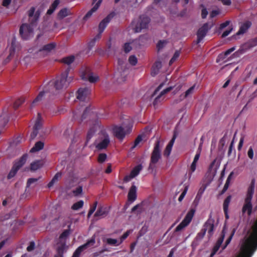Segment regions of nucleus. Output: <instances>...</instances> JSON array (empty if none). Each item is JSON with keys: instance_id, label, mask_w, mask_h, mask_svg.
I'll return each mask as SVG.
<instances>
[{"instance_id": "1", "label": "nucleus", "mask_w": 257, "mask_h": 257, "mask_svg": "<svg viewBox=\"0 0 257 257\" xmlns=\"http://www.w3.org/2000/svg\"><path fill=\"white\" fill-rule=\"evenodd\" d=\"M29 24H23L20 28V35L22 38L28 40L33 36L34 27L37 24L40 16L39 10L35 12V7H32L28 12Z\"/></svg>"}, {"instance_id": "2", "label": "nucleus", "mask_w": 257, "mask_h": 257, "mask_svg": "<svg viewBox=\"0 0 257 257\" xmlns=\"http://www.w3.org/2000/svg\"><path fill=\"white\" fill-rule=\"evenodd\" d=\"M69 71V69L68 68L60 76L57 77L55 80H51L48 83L47 85L53 91V94L54 93V89L61 90L68 87L73 79L71 77L68 76Z\"/></svg>"}, {"instance_id": "3", "label": "nucleus", "mask_w": 257, "mask_h": 257, "mask_svg": "<svg viewBox=\"0 0 257 257\" xmlns=\"http://www.w3.org/2000/svg\"><path fill=\"white\" fill-rule=\"evenodd\" d=\"M254 180H252L247 189L244 202L241 209L242 215L246 213L248 216H250L252 213V204L251 200L254 193Z\"/></svg>"}, {"instance_id": "4", "label": "nucleus", "mask_w": 257, "mask_h": 257, "mask_svg": "<svg viewBox=\"0 0 257 257\" xmlns=\"http://www.w3.org/2000/svg\"><path fill=\"white\" fill-rule=\"evenodd\" d=\"M150 21V18L149 17L145 15H141L137 23L133 21L132 23L134 32L139 33L143 29H148Z\"/></svg>"}, {"instance_id": "5", "label": "nucleus", "mask_w": 257, "mask_h": 257, "mask_svg": "<svg viewBox=\"0 0 257 257\" xmlns=\"http://www.w3.org/2000/svg\"><path fill=\"white\" fill-rule=\"evenodd\" d=\"M161 152L160 141L158 140L156 142L151 154L150 163L149 166V170H153L155 168V165L161 158Z\"/></svg>"}, {"instance_id": "6", "label": "nucleus", "mask_w": 257, "mask_h": 257, "mask_svg": "<svg viewBox=\"0 0 257 257\" xmlns=\"http://www.w3.org/2000/svg\"><path fill=\"white\" fill-rule=\"evenodd\" d=\"M81 77L83 80H88L91 83H95L99 79L98 76H93L90 68L86 67L81 68Z\"/></svg>"}, {"instance_id": "7", "label": "nucleus", "mask_w": 257, "mask_h": 257, "mask_svg": "<svg viewBox=\"0 0 257 257\" xmlns=\"http://www.w3.org/2000/svg\"><path fill=\"white\" fill-rule=\"evenodd\" d=\"M195 210L191 209L186 214L185 218L181 221V222L176 227L175 229V232H179L188 226L191 222L194 214Z\"/></svg>"}, {"instance_id": "8", "label": "nucleus", "mask_w": 257, "mask_h": 257, "mask_svg": "<svg viewBox=\"0 0 257 257\" xmlns=\"http://www.w3.org/2000/svg\"><path fill=\"white\" fill-rule=\"evenodd\" d=\"M213 26V24L209 25V23H206L203 25V26L200 27L197 32V43H199L205 37L207 32L209 30L211 29Z\"/></svg>"}, {"instance_id": "9", "label": "nucleus", "mask_w": 257, "mask_h": 257, "mask_svg": "<svg viewBox=\"0 0 257 257\" xmlns=\"http://www.w3.org/2000/svg\"><path fill=\"white\" fill-rule=\"evenodd\" d=\"M95 242L94 237H92L88 240L85 243L79 246L74 252L72 257H79L81 252L89 246L93 245Z\"/></svg>"}, {"instance_id": "10", "label": "nucleus", "mask_w": 257, "mask_h": 257, "mask_svg": "<svg viewBox=\"0 0 257 257\" xmlns=\"http://www.w3.org/2000/svg\"><path fill=\"white\" fill-rule=\"evenodd\" d=\"M114 13H110L100 22L98 27L99 33L97 35L98 39L100 38L102 33L104 31L111 19L114 17Z\"/></svg>"}, {"instance_id": "11", "label": "nucleus", "mask_w": 257, "mask_h": 257, "mask_svg": "<svg viewBox=\"0 0 257 257\" xmlns=\"http://www.w3.org/2000/svg\"><path fill=\"white\" fill-rule=\"evenodd\" d=\"M42 120L40 113L38 114V117L33 126V131L31 134V139L32 140L35 139L37 136L39 131L42 127Z\"/></svg>"}, {"instance_id": "12", "label": "nucleus", "mask_w": 257, "mask_h": 257, "mask_svg": "<svg viewBox=\"0 0 257 257\" xmlns=\"http://www.w3.org/2000/svg\"><path fill=\"white\" fill-rule=\"evenodd\" d=\"M214 220L211 218V216L210 215V217L205 222L203 228H202V229L205 230V233L207 231H208V235L209 237H210L213 234L214 228Z\"/></svg>"}, {"instance_id": "13", "label": "nucleus", "mask_w": 257, "mask_h": 257, "mask_svg": "<svg viewBox=\"0 0 257 257\" xmlns=\"http://www.w3.org/2000/svg\"><path fill=\"white\" fill-rule=\"evenodd\" d=\"M214 220L211 218V216L210 215V217L205 222L203 228H202V229L205 230V233L207 231H208V235L209 237H210L213 234L214 228Z\"/></svg>"}, {"instance_id": "14", "label": "nucleus", "mask_w": 257, "mask_h": 257, "mask_svg": "<svg viewBox=\"0 0 257 257\" xmlns=\"http://www.w3.org/2000/svg\"><path fill=\"white\" fill-rule=\"evenodd\" d=\"M214 220L211 218V216L210 215V217L205 222L203 228H202V229L205 230V233L207 231H208V235L209 237H210L213 234L214 228Z\"/></svg>"}, {"instance_id": "15", "label": "nucleus", "mask_w": 257, "mask_h": 257, "mask_svg": "<svg viewBox=\"0 0 257 257\" xmlns=\"http://www.w3.org/2000/svg\"><path fill=\"white\" fill-rule=\"evenodd\" d=\"M90 93V90L89 88L86 87L80 88L77 91V98L80 101H84Z\"/></svg>"}, {"instance_id": "16", "label": "nucleus", "mask_w": 257, "mask_h": 257, "mask_svg": "<svg viewBox=\"0 0 257 257\" xmlns=\"http://www.w3.org/2000/svg\"><path fill=\"white\" fill-rule=\"evenodd\" d=\"M50 92L53 93V91L51 90L50 88L47 85L44 86V89L43 91H41L38 96L35 98V99L33 100L32 106H34L37 102L42 100V98L44 95V94L46 93Z\"/></svg>"}, {"instance_id": "17", "label": "nucleus", "mask_w": 257, "mask_h": 257, "mask_svg": "<svg viewBox=\"0 0 257 257\" xmlns=\"http://www.w3.org/2000/svg\"><path fill=\"white\" fill-rule=\"evenodd\" d=\"M115 137L120 140H122L125 137L126 133L121 126H116L113 129Z\"/></svg>"}, {"instance_id": "18", "label": "nucleus", "mask_w": 257, "mask_h": 257, "mask_svg": "<svg viewBox=\"0 0 257 257\" xmlns=\"http://www.w3.org/2000/svg\"><path fill=\"white\" fill-rule=\"evenodd\" d=\"M173 89V87L170 86L169 87L161 92L159 95H158L155 99L153 102V105L155 107L158 105V104L163 100L164 97L163 96L167 93Z\"/></svg>"}, {"instance_id": "19", "label": "nucleus", "mask_w": 257, "mask_h": 257, "mask_svg": "<svg viewBox=\"0 0 257 257\" xmlns=\"http://www.w3.org/2000/svg\"><path fill=\"white\" fill-rule=\"evenodd\" d=\"M235 50V47H232L224 52H222L220 54H219L217 58H216V62L219 63L220 61H224V62H226L225 59L226 58V57L230 54L231 53H232L233 51Z\"/></svg>"}, {"instance_id": "20", "label": "nucleus", "mask_w": 257, "mask_h": 257, "mask_svg": "<svg viewBox=\"0 0 257 257\" xmlns=\"http://www.w3.org/2000/svg\"><path fill=\"white\" fill-rule=\"evenodd\" d=\"M176 136L174 135L172 138V139L170 140L167 146H166L164 152H163V155L166 157H168L171 152L172 147L173 146V145L174 144L175 139H176Z\"/></svg>"}, {"instance_id": "21", "label": "nucleus", "mask_w": 257, "mask_h": 257, "mask_svg": "<svg viewBox=\"0 0 257 257\" xmlns=\"http://www.w3.org/2000/svg\"><path fill=\"white\" fill-rule=\"evenodd\" d=\"M110 143L109 137L106 136L96 146V148L99 150L106 149Z\"/></svg>"}, {"instance_id": "22", "label": "nucleus", "mask_w": 257, "mask_h": 257, "mask_svg": "<svg viewBox=\"0 0 257 257\" xmlns=\"http://www.w3.org/2000/svg\"><path fill=\"white\" fill-rule=\"evenodd\" d=\"M128 200L132 202L135 201L137 199V187L133 185L131 187L128 193Z\"/></svg>"}, {"instance_id": "23", "label": "nucleus", "mask_w": 257, "mask_h": 257, "mask_svg": "<svg viewBox=\"0 0 257 257\" xmlns=\"http://www.w3.org/2000/svg\"><path fill=\"white\" fill-rule=\"evenodd\" d=\"M224 237V234L222 233L221 236L218 239L216 243L214 246L212 251L210 254V257H213L216 252L218 250L219 248L220 247L221 244H222Z\"/></svg>"}, {"instance_id": "24", "label": "nucleus", "mask_w": 257, "mask_h": 257, "mask_svg": "<svg viewBox=\"0 0 257 257\" xmlns=\"http://www.w3.org/2000/svg\"><path fill=\"white\" fill-rule=\"evenodd\" d=\"M101 2L102 0H98L96 4L93 6V7L83 17V20L87 21L92 16V14L96 11V10L98 9Z\"/></svg>"}, {"instance_id": "25", "label": "nucleus", "mask_w": 257, "mask_h": 257, "mask_svg": "<svg viewBox=\"0 0 257 257\" xmlns=\"http://www.w3.org/2000/svg\"><path fill=\"white\" fill-rule=\"evenodd\" d=\"M251 25V23L249 21H246L245 23H243L240 27L239 30L237 32L236 34L237 35L243 34L245 33L248 29L250 27Z\"/></svg>"}, {"instance_id": "26", "label": "nucleus", "mask_w": 257, "mask_h": 257, "mask_svg": "<svg viewBox=\"0 0 257 257\" xmlns=\"http://www.w3.org/2000/svg\"><path fill=\"white\" fill-rule=\"evenodd\" d=\"M72 14L68 9L65 8L62 9L59 11L57 14V18L59 20H62L64 18L68 16L71 15Z\"/></svg>"}, {"instance_id": "27", "label": "nucleus", "mask_w": 257, "mask_h": 257, "mask_svg": "<svg viewBox=\"0 0 257 257\" xmlns=\"http://www.w3.org/2000/svg\"><path fill=\"white\" fill-rule=\"evenodd\" d=\"M162 67V63L160 61H156L153 65L151 69V75L155 76L159 72L160 69Z\"/></svg>"}, {"instance_id": "28", "label": "nucleus", "mask_w": 257, "mask_h": 257, "mask_svg": "<svg viewBox=\"0 0 257 257\" xmlns=\"http://www.w3.org/2000/svg\"><path fill=\"white\" fill-rule=\"evenodd\" d=\"M108 213L106 207L103 206L99 207L96 212L94 214L95 217H104Z\"/></svg>"}, {"instance_id": "29", "label": "nucleus", "mask_w": 257, "mask_h": 257, "mask_svg": "<svg viewBox=\"0 0 257 257\" xmlns=\"http://www.w3.org/2000/svg\"><path fill=\"white\" fill-rule=\"evenodd\" d=\"M246 239H257V219L252 227V232L248 236H245Z\"/></svg>"}, {"instance_id": "30", "label": "nucleus", "mask_w": 257, "mask_h": 257, "mask_svg": "<svg viewBox=\"0 0 257 257\" xmlns=\"http://www.w3.org/2000/svg\"><path fill=\"white\" fill-rule=\"evenodd\" d=\"M66 244L65 242L58 246L57 248V254L54 257H63V254L65 251Z\"/></svg>"}, {"instance_id": "31", "label": "nucleus", "mask_w": 257, "mask_h": 257, "mask_svg": "<svg viewBox=\"0 0 257 257\" xmlns=\"http://www.w3.org/2000/svg\"><path fill=\"white\" fill-rule=\"evenodd\" d=\"M44 143L41 141L37 142L34 145V146L31 149L30 152L34 153L37 151H39L43 149Z\"/></svg>"}, {"instance_id": "32", "label": "nucleus", "mask_w": 257, "mask_h": 257, "mask_svg": "<svg viewBox=\"0 0 257 257\" xmlns=\"http://www.w3.org/2000/svg\"><path fill=\"white\" fill-rule=\"evenodd\" d=\"M142 169V166L141 164H139L136 166H135L131 172V177L134 178L137 176L140 172L141 170Z\"/></svg>"}, {"instance_id": "33", "label": "nucleus", "mask_w": 257, "mask_h": 257, "mask_svg": "<svg viewBox=\"0 0 257 257\" xmlns=\"http://www.w3.org/2000/svg\"><path fill=\"white\" fill-rule=\"evenodd\" d=\"M75 60V57L73 55H70L63 58L61 59V62L67 65H70Z\"/></svg>"}, {"instance_id": "34", "label": "nucleus", "mask_w": 257, "mask_h": 257, "mask_svg": "<svg viewBox=\"0 0 257 257\" xmlns=\"http://www.w3.org/2000/svg\"><path fill=\"white\" fill-rule=\"evenodd\" d=\"M27 157V154H24L20 159L19 161H17V171L26 163Z\"/></svg>"}, {"instance_id": "35", "label": "nucleus", "mask_w": 257, "mask_h": 257, "mask_svg": "<svg viewBox=\"0 0 257 257\" xmlns=\"http://www.w3.org/2000/svg\"><path fill=\"white\" fill-rule=\"evenodd\" d=\"M205 233V230L201 229L200 231L197 233L194 241L197 243L200 242L204 237Z\"/></svg>"}, {"instance_id": "36", "label": "nucleus", "mask_w": 257, "mask_h": 257, "mask_svg": "<svg viewBox=\"0 0 257 257\" xmlns=\"http://www.w3.org/2000/svg\"><path fill=\"white\" fill-rule=\"evenodd\" d=\"M231 196L230 195L228 196L224 200L223 204V211H226L228 210V206L230 202Z\"/></svg>"}, {"instance_id": "37", "label": "nucleus", "mask_w": 257, "mask_h": 257, "mask_svg": "<svg viewBox=\"0 0 257 257\" xmlns=\"http://www.w3.org/2000/svg\"><path fill=\"white\" fill-rule=\"evenodd\" d=\"M16 175V163H14L13 167L9 173L7 178L10 180L15 176Z\"/></svg>"}, {"instance_id": "38", "label": "nucleus", "mask_w": 257, "mask_h": 257, "mask_svg": "<svg viewBox=\"0 0 257 257\" xmlns=\"http://www.w3.org/2000/svg\"><path fill=\"white\" fill-rule=\"evenodd\" d=\"M84 202L83 200H79L75 203L71 207V209L74 210H77L83 207Z\"/></svg>"}, {"instance_id": "39", "label": "nucleus", "mask_w": 257, "mask_h": 257, "mask_svg": "<svg viewBox=\"0 0 257 257\" xmlns=\"http://www.w3.org/2000/svg\"><path fill=\"white\" fill-rule=\"evenodd\" d=\"M236 228H233L232 229L230 235H229V237L227 239V240L225 241V245H224L223 249H224L228 245V244L230 242V241L232 238V237L233 236V235L236 231Z\"/></svg>"}, {"instance_id": "40", "label": "nucleus", "mask_w": 257, "mask_h": 257, "mask_svg": "<svg viewBox=\"0 0 257 257\" xmlns=\"http://www.w3.org/2000/svg\"><path fill=\"white\" fill-rule=\"evenodd\" d=\"M41 167V162L37 161L31 164V170L36 171Z\"/></svg>"}, {"instance_id": "41", "label": "nucleus", "mask_w": 257, "mask_h": 257, "mask_svg": "<svg viewBox=\"0 0 257 257\" xmlns=\"http://www.w3.org/2000/svg\"><path fill=\"white\" fill-rule=\"evenodd\" d=\"M55 47V44L53 43H49L44 45L42 49L47 51H50Z\"/></svg>"}, {"instance_id": "42", "label": "nucleus", "mask_w": 257, "mask_h": 257, "mask_svg": "<svg viewBox=\"0 0 257 257\" xmlns=\"http://www.w3.org/2000/svg\"><path fill=\"white\" fill-rule=\"evenodd\" d=\"M128 62L133 66H135L138 62V59L135 55H131L128 58Z\"/></svg>"}, {"instance_id": "43", "label": "nucleus", "mask_w": 257, "mask_h": 257, "mask_svg": "<svg viewBox=\"0 0 257 257\" xmlns=\"http://www.w3.org/2000/svg\"><path fill=\"white\" fill-rule=\"evenodd\" d=\"M97 205V202L95 201L93 205L90 207V208L89 210V212L87 214V217L88 218H89L90 217V216L94 213V212L96 210Z\"/></svg>"}, {"instance_id": "44", "label": "nucleus", "mask_w": 257, "mask_h": 257, "mask_svg": "<svg viewBox=\"0 0 257 257\" xmlns=\"http://www.w3.org/2000/svg\"><path fill=\"white\" fill-rule=\"evenodd\" d=\"M107 155L105 153H101L98 157V162L100 163H103L106 159Z\"/></svg>"}, {"instance_id": "45", "label": "nucleus", "mask_w": 257, "mask_h": 257, "mask_svg": "<svg viewBox=\"0 0 257 257\" xmlns=\"http://www.w3.org/2000/svg\"><path fill=\"white\" fill-rule=\"evenodd\" d=\"M70 230L69 229H66L63 232L60 234V239H66L70 234Z\"/></svg>"}, {"instance_id": "46", "label": "nucleus", "mask_w": 257, "mask_h": 257, "mask_svg": "<svg viewBox=\"0 0 257 257\" xmlns=\"http://www.w3.org/2000/svg\"><path fill=\"white\" fill-rule=\"evenodd\" d=\"M38 181L37 178H29L27 181L26 187H30L32 184L36 183Z\"/></svg>"}, {"instance_id": "47", "label": "nucleus", "mask_w": 257, "mask_h": 257, "mask_svg": "<svg viewBox=\"0 0 257 257\" xmlns=\"http://www.w3.org/2000/svg\"><path fill=\"white\" fill-rule=\"evenodd\" d=\"M188 189V186H186L185 187V188H184L183 191L182 192L181 194L180 195V196L178 198V201L179 202H181L183 200V199H184V197L185 196V195L187 192Z\"/></svg>"}, {"instance_id": "48", "label": "nucleus", "mask_w": 257, "mask_h": 257, "mask_svg": "<svg viewBox=\"0 0 257 257\" xmlns=\"http://www.w3.org/2000/svg\"><path fill=\"white\" fill-rule=\"evenodd\" d=\"M94 133L95 130L93 128H90L88 131L86 137L87 142H88L91 139V138L94 135Z\"/></svg>"}, {"instance_id": "49", "label": "nucleus", "mask_w": 257, "mask_h": 257, "mask_svg": "<svg viewBox=\"0 0 257 257\" xmlns=\"http://www.w3.org/2000/svg\"><path fill=\"white\" fill-rule=\"evenodd\" d=\"M200 7H202L203 9L201 11V18L202 19H205L208 15V11L206 9V8H204V6L203 5H201Z\"/></svg>"}, {"instance_id": "50", "label": "nucleus", "mask_w": 257, "mask_h": 257, "mask_svg": "<svg viewBox=\"0 0 257 257\" xmlns=\"http://www.w3.org/2000/svg\"><path fill=\"white\" fill-rule=\"evenodd\" d=\"M123 48L124 51L126 53L130 52L132 49V48L130 45V43H125L123 45Z\"/></svg>"}, {"instance_id": "51", "label": "nucleus", "mask_w": 257, "mask_h": 257, "mask_svg": "<svg viewBox=\"0 0 257 257\" xmlns=\"http://www.w3.org/2000/svg\"><path fill=\"white\" fill-rule=\"evenodd\" d=\"M142 141V136L141 135H139L137 138L136 139L135 141V142H134V146L132 147V149H134L136 147H137L139 144V143Z\"/></svg>"}, {"instance_id": "52", "label": "nucleus", "mask_w": 257, "mask_h": 257, "mask_svg": "<svg viewBox=\"0 0 257 257\" xmlns=\"http://www.w3.org/2000/svg\"><path fill=\"white\" fill-rule=\"evenodd\" d=\"M8 122V119L3 116H0V127H4Z\"/></svg>"}, {"instance_id": "53", "label": "nucleus", "mask_w": 257, "mask_h": 257, "mask_svg": "<svg viewBox=\"0 0 257 257\" xmlns=\"http://www.w3.org/2000/svg\"><path fill=\"white\" fill-rule=\"evenodd\" d=\"M132 232V230H127L125 232H124L120 238V243H121L125 239H126Z\"/></svg>"}, {"instance_id": "54", "label": "nucleus", "mask_w": 257, "mask_h": 257, "mask_svg": "<svg viewBox=\"0 0 257 257\" xmlns=\"http://www.w3.org/2000/svg\"><path fill=\"white\" fill-rule=\"evenodd\" d=\"M166 43L167 42L165 40H160L157 45L158 50L162 49Z\"/></svg>"}, {"instance_id": "55", "label": "nucleus", "mask_w": 257, "mask_h": 257, "mask_svg": "<svg viewBox=\"0 0 257 257\" xmlns=\"http://www.w3.org/2000/svg\"><path fill=\"white\" fill-rule=\"evenodd\" d=\"M35 247V243L34 241H32L30 242L29 245L27 247V250L29 252H30L33 250Z\"/></svg>"}, {"instance_id": "56", "label": "nucleus", "mask_w": 257, "mask_h": 257, "mask_svg": "<svg viewBox=\"0 0 257 257\" xmlns=\"http://www.w3.org/2000/svg\"><path fill=\"white\" fill-rule=\"evenodd\" d=\"M106 242L109 245H115L117 243V240L116 239L108 238L106 239Z\"/></svg>"}, {"instance_id": "57", "label": "nucleus", "mask_w": 257, "mask_h": 257, "mask_svg": "<svg viewBox=\"0 0 257 257\" xmlns=\"http://www.w3.org/2000/svg\"><path fill=\"white\" fill-rule=\"evenodd\" d=\"M97 38V35L88 43V48L89 49H91L94 46L96 40H98Z\"/></svg>"}, {"instance_id": "58", "label": "nucleus", "mask_w": 257, "mask_h": 257, "mask_svg": "<svg viewBox=\"0 0 257 257\" xmlns=\"http://www.w3.org/2000/svg\"><path fill=\"white\" fill-rule=\"evenodd\" d=\"M59 0H55L50 7L54 10H55L57 8L58 6L59 5Z\"/></svg>"}, {"instance_id": "59", "label": "nucleus", "mask_w": 257, "mask_h": 257, "mask_svg": "<svg viewBox=\"0 0 257 257\" xmlns=\"http://www.w3.org/2000/svg\"><path fill=\"white\" fill-rule=\"evenodd\" d=\"M82 192V186H78L76 188L75 190L73 191V193L75 195H78L81 194Z\"/></svg>"}, {"instance_id": "60", "label": "nucleus", "mask_w": 257, "mask_h": 257, "mask_svg": "<svg viewBox=\"0 0 257 257\" xmlns=\"http://www.w3.org/2000/svg\"><path fill=\"white\" fill-rule=\"evenodd\" d=\"M248 157L250 159H252L253 158V151L251 147H250L247 152Z\"/></svg>"}, {"instance_id": "61", "label": "nucleus", "mask_w": 257, "mask_h": 257, "mask_svg": "<svg viewBox=\"0 0 257 257\" xmlns=\"http://www.w3.org/2000/svg\"><path fill=\"white\" fill-rule=\"evenodd\" d=\"M229 182H228V181H226L225 183V185L223 187V189L222 190V191H221V193H220V194H224L226 191V190L228 189V187H229Z\"/></svg>"}, {"instance_id": "62", "label": "nucleus", "mask_w": 257, "mask_h": 257, "mask_svg": "<svg viewBox=\"0 0 257 257\" xmlns=\"http://www.w3.org/2000/svg\"><path fill=\"white\" fill-rule=\"evenodd\" d=\"M25 98L23 96L21 97L19 99H17V107H18L20 105H21L23 103L25 102Z\"/></svg>"}, {"instance_id": "63", "label": "nucleus", "mask_w": 257, "mask_h": 257, "mask_svg": "<svg viewBox=\"0 0 257 257\" xmlns=\"http://www.w3.org/2000/svg\"><path fill=\"white\" fill-rule=\"evenodd\" d=\"M195 88V85H193L191 86L190 88H189L186 92L185 94V97H187L190 93H191L194 90Z\"/></svg>"}, {"instance_id": "64", "label": "nucleus", "mask_w": 257, "mask_h": 257, "mask_svg": "<svg viewBox=\"0 0 257 257\" xmlns=\"http://www.w3.org/2000/svg\"><path fill=\"white\" fill-rule=\"evenodd\" d=\"M179 56L180 52L179 51H176L172 58V61H175L177 60V59L179 57Z\"/></svg>"}]
</instances>
